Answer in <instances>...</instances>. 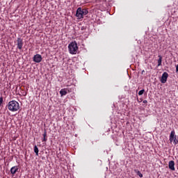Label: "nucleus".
<instances>
[{"label":"nucleus","instance_id":"obj_20","mask_svg":"<svg viewBox=\"0 0 178 178\" xmlns=\"http://www.w3.org/2000/svg\"><path fill=\"white\" fill-rule=\"evenodd\" d=\"M26 95H27V92H25V93L24 94V97H26Z\"/></svg>","mask_w":178,"mask_h":178},{"label":"nucleus","instance_id":"obj_12","mask_svg":"<svg viewBox=\"0 0 178 178\" xmlns=\"http://www.w3.org/2000/svg\"><path fill=\"white\" fill-rule=\"evenodd\" d=\"M39 152H40V150L38 149V147H37V145H35L34 146V152L37 156H38Z\"/></svg>","mask_w":178,"mask_h":178},{"label":"nucleus","instance_id":"obj_16","mask_svg":"<svg viewBox=\"0 0 178 178\" xmlns=\"http://www.w3.org/2000/svg\"><path fill=\"white\" fill-rule=\"evenodd\" d=\"M144 92H145V90H141L138 92V95H143V94H144Z\"/></svg>","mask_w":178,"mask_h":178},{"label":"nucleus","instance_id":"obj_8","mask_svg":"<svg viewBox=\"0 0 178 178\" xmlns=\"http://www.w3.org/2000/svg\"><path fill=\"white\" fill-rule=\"evenodd\" d=\"M175 134H176V133L175 132V130H172L170 133V143H173V140H175V138H176Z\"/></svg>","mask_w":178,"mask_h":178},{"label":"nucleus","instance_id":"obj_3","mask_svg":"<svg viewBox=\"0 0 178 178\" xmlns=\"http://www.w3.org/2000/svg\"><path fill=\"white\" fill-rule=\"evenodd\" d=\"M78 49H79V47H77V42H76V41L71 42L68 45L69 52L72 55H76V54H77Z\"/></svg>","mask_w":178,"mask_h":178},{"label":"nucleus","instance_id":"obj_10","mask_svg":"<svg viewBox=\"0 0 178 178\" xmlns=\"http://www.w3.org/2000/svg\"><path fill=\"white\" fill-rule=\"evenodd\" d=\"M61 97H63L67 94V88H63L60 90Z\"/></svg>","mask_w":178,"mask_h":178},{"label":"nucleus","instance_id":"obj_19","mask_svg":"<svg viewBox=\"0 0 178 178\" xmlns=\"http://www.w3.org/2000/svg\"><path fill=\"white\" fill-rule=\"evenodd\" d=\"M143 104H148V101H147V100H143Z\"/></svg>","mask_w":178,"mask_h":178},{"label":"nucleus","instance_id":"obj_9","mask_svg":"<svg viewBox=\"0 0 178 178\" xmlns=\"http://www.w3.org/2000/svg\"><path fill=\"white\" fill-rule=\"evenodd\" d=\"M168 168H169V169H170V170H175V161H169Z\"/></svg>","mask_w":178,"mask_h":178},{"label":"nucleus","instance_id":"obj_7","mask_svg":"<svg viewBox=\"0 0 178 178\" xmlns=\"http://www.w3.org/2000/svg\"><path fill=\"white\" fill-rule=\"evenodd\" d=\"M19 170V166L15 165L11 168L10 173L11 175H15L17 172Z\"/></svg>","mask_w":178,"mask_h":178},{"label":"nucleus","instance_id":"obj_4","mask_svg":"<svg viewBox=\"0 0 178 178\" xmlns=\"http://www.w3.org/2000/svg\"><path fill=\"white\" fill-rule=\"evenodd\" d=\"M24 42H23V39L18 38L17 40V49L22 50L23 48V45Z\"/></svg>","mask_w":178,"mask_h":178},{"label":"nucleus","instance_id":"obj_15","mask_svg":"<svg viewBox=\"0 0 178 178\" xmlns=\"http://www.w3.org/2000/svg\"><path fill=\"white\" fill-rule=\"evenodd\" d=\"M0 106H3V97L2 96L0 97Z\"/></svg>","mask_w":178,"mask_h":178},{"label":"nucleus","instance_id":"obj_6","mask_svg":"<svg viewBox=\"0 0 178 178\" xmlns=\"http://www.w3.org/2000/svg\"><path fill=\"white\" fill-rule=\"evenodd\" d=\"M33 60L36 63H40V62H41V60H42V56H41L40 54H36L33 56Z\"/></svg>","mask_w":178,"mask_h":178},{"label":"nucleus","instance_id":"obj_5","mask_svg":"<svg viewBox=\"0 0 178 178\" xmlns=\"http://www.w3.org/2000/svg\"><path fill=\"white\" fill-rule=\"evenodd\" d=\"M168 77H169V74H168V72H164L162 74L161 79V81L163 83H166V81H168Z\"/></svg>","mask_w":178,"mask_h":178},{"label":"nucleus","instance_id":"obj_18","mask_svg":"<svg viewBox=\"0 0 178 178\" xmlns=\"http://www.w3.org/2000/svg\"><path fill=\"white\" fill-rule=\"evenodd\" d=\"M68 92H72V89L67 88V94Z\"/></svg>","mask_w":178,"mask_h":178},{"label":"nucleus","instance_id":"obj_17","mask_svg":"<svg viewBox=\"0 0 178 178\" xmlns=\"http://www.w3.org/2000/svg\"><path fill=\"white\" fill-rule=\"evenodd\" d=\"M172 141H174L173 143H174L175 145L178 144V140L176 139V138H175V139Z\"/></svg>","mask_w":178,"mask_h":178},{"label":"nucleus","instance_id":"obj_2","mask_svg":"<svg viewBox=\"0 0 178 178\" xmlns=\"http://www.w3.org/2000/svg\"><path fill=\"white\" fill-rule=\"evenodd\" d=\"M86 15H88V10L87 9L81 8V7L77 8L76 13V17L77 19H83Z\"/></svg>","mask_w":178,"mask_h":178},{"label":"nucleus","instance_id":"obj_11","mask_svg":"<svg viewBox=\"0 0 178 178\" xmlns=\"http://www.w3.org/2000/svg\"><path fill=\"white\" fill-rule=\"evenodd\" d=\"M157 66H162V56H159L158 65Z\"/></svg>","mask_w":178,"mask_h":178},{"label":"nucleus","instance_id":"obj_14","mask_svg":"<svg viewBox=\"0 0 178 178\" xmlns=\"http://www.w3.org/2000/svg\"><path fill=\"white\" fill-rule=\"evenodd\" d=\"M48 139L47 138V131H44V133L43 134V140L42 141L46 142Z\"/></svg>","mask_w":178,"mask_h":178},{"label":"nucleus","instance_id":"obj_1","mask_svg":"<svg viewBox=\"0 0 178 178\" xmlns=\"http://www.w3.org/2000/svg\"><path fill=\"white\" fill-rule=\"evenodd\" d=\"M7 108L10 112H17L20 109V104L15 100H12L8 102Z\"/></svg>","mask_w":178,"mask_h":178},{"label":"nucleus","instance_id":"obj_13","mask_svg":"<svg viewBox=\"0 0 178 178\" xmlns=\"http://www.w3.org/2000/svg\"><path fill=\"white\" fill-rule=\"evenodd\" d=\"M134 172L136 173V175L138 176H139V177H143V175L142 173L140 172V170H137V169H135L134 170Z\"/></svg>","mask_w":178,"mask_h":178}]
</instances>
